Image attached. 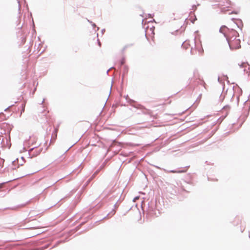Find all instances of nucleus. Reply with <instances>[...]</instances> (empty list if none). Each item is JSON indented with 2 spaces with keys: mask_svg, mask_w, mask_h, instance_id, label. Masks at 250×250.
I'll return each mask as SVG.
<instances>
[{
  "mask_svg": "<svg viewBox=\"0 0 250 250\" xmlns=\"http://www.w3.org/2000/svg\"><path fill=\"white\" fill-rule=\"evenodd\" d=\"M58 127H59V125H58V126L57 127L54 128V130L52 133V135L51 136L50 143H51L52 142H54L56 139L57 136V133L58 131Z\"/></svg>",
  "mask_w": 250,
  "mask_h": 250,
  "instance_id": "nucleus-5",
  "label": "nucleus"
},
{
  "mask_svg": "<svg viewBox=\"0 0 250 250\" xmlns=\"http://www.w3.org/2000/svg\"><path fill=\"white\" fill-rule=\"evenodd\" d=\"M128 67L127 65H124L123 67V75H122V83H123V80L125 76L128 73Z\"/></svg>",
  "mask_w": 250,
  "mask_h": 250,
  "instance_id": "nucleus-8",
  "label": "nucleus"
},
{
  "mask_svg": "<svg viewBox=\"0 0 250 250\" xmlns=\"http://www.w3.org/2000/svg\"><path fill=\"white\" fill-rule=\"evenodd\" d=\"M44 101H45V99H43V100H42V103H41V104H42L44 103Z\"/></svg>",
  "mask_w": 250,
  "mask_h": 250,
  "instance_id": "nucleus-37",
  "label": "nucleus"
},
{
  "mask_svg": "<svg viewBox=\"0 0 250 250\" xmlns=\"http://www.w3.org/2000/svg\"><path fill=\"white\" fill-rule=\"evenodd\" d=\"M133 45H134V43H132L127 44L125 45V46H126V48H127L129 47L133 46Z\"/></svg>",
  "mask_w": 250,
  "mask_h": 250,
  "instance_id": "nucleus-16",
  "label": "nucleus"
},
{
  "mask_svg": "<svg viewBox=\"0 0 250 250\" xmlns=\"http://www.w3.org/2000/svg\"><path fill=\"white\" fill-rule=\"evenodd\" d=\"M97 173H98V171H96V172H95L94 174H93V175H92V177H94Z\"/></svg>",
  "mask_w": 250,
  "mask_h": 250,
  "instance_id": "nucleus-35",
  "label": "nucleus"
},
{
  "mask_svg": "<svg viewBox=\"0 0 250 250\" xmlns=\"http://www.w3.org/2000/svg\"><path fill=\"white\" fill-rule=\"evenodd\" d=\"M155 204L153 203L148 204V208L147 209V214L151 216H158V215L155 209Z\"/></svg>",
  "mask_w": 250,
  "mask_h": 250,
  "instance_id": "nucleus-3",
  "label": "nucleus"
},
{
  "mask_svg": "<svg viewBox=\"0 0 250 250\" xmlns=\"http://www.w3.org/2000/svg\"><path fill=\"white\" fill-rule=\"evenodd\" d=\"M91 25H92V26H93V28H95V27H96V24H95V23H93V22H92V23H91Z\"/></svg>",
  "mask_w": 250,
  "mask_h": 250,
  "instance_id": "nucleus-23",
  "label": "nucleus"
},
{
  "mask_svg": "<svg viewBox=\"0 0 250 250\" xmlns=\"http://www.w3.org/2000/svg\"><path fill=\"white\" fill-rule=\"evenodd\" d=\"M17 164H18V166L17 167H18L20 165V166L23 165V163H20V164L19 163V160H18V159H17L16 160H15V161L12 162V165L14 166H15Z\"/></svg>",
  "mask_w": 250,
  "mask_h": 250,
  "instance_id": "nucleus-9",
  "label": "nucleus"
},
{
  "mask_svg": "<svg viewBox=\"0 0 250 250\" xmlns=\"http://www.w3.org/2000/svg\"><path fill=\"white\" fill-rule=\"evenodd\" d=\"M132 106L137 109L145 110L146 112H144L145 114H147L149 111V110L146 109L144 106L140 104H137V103H135L134 104H132Z\"/></svg>",
  "mask_w": 250,
  "mask_h": 250,
  "instance_id": "nucleus-4",
  "label": "nucleus"
},
{
  "mask_svg": "<svg viewBox=\"0 0 250 250\" xmlns=\"http://www.w3.org/2000/svg\"><path fill=\"white\" fill-rule=\"evenodd\" d=\"M127 49L126 46H124V47L123 48L122 50V53H124L125 51Z\"/></svg>",
  "mask_w": 250,
  "mask_h": 250,
  "instance_id": "nucleus-19",
  "label": "nucleus"
},
{
  "mask_svg": "<svg viewBox=\"0 0 250 250\" xmlns=\"http://www.w3.org/2000/svg\"><path fill=\"white\" fill-rule=\"evenodd\" d=\"M97 42H98V45L99 46H101V42H100V41L99 39H97Z\"/></svg>",
  "mask_w": 250,
  "mask_h": 250,
  "instance_id": "nucleus-22",
  "label": "nucleus"
},
{
  "mask_svg": "<svg viewBox=\"0 0 250 250\" xmlns=\"http://www.w3.org/2000/svg\"><path fill=\"white\" fill-rule=\"evenodd\" d=\"M240 47V44H239V46H238L237 48H239V47Z\"/></svg>",
  "mask_w": 250,
  "mask_h": 250,
  "instance_id": "nucleus-43",
  "label": "nucleus"
},
{
  "mask_svg": "<svg viewBox=\"0 0 250 250\" xmlns=\"http://www.w3.org/2000/svg\"><path fill=\"white\" fill-rule=\"evenodd\" d=\"M92 178V177H91V178L88 179V180L86 182V183L84 185V186H86L88 184V183L90 182Z\"/></svg>",
  "mask_w": 250,
  "mask_h": 250,
  "instance_id": "nucleus-17",
  "label": "nucleus"
},
{
  "mask_svg": "<svg viewBox=\"0 0 250 250\" xmlns=\"http://www.w3.org/2000/svg\"><path fill=\"white\" fill-rule=\"evenodd\" d=\"M228 33L226 37V40L229 45V48L230 49H233L234 48H236V47H233L231 43V41H235V42L239 43L240 40H236V37H237L238 33V32L234 30V29H227Z\"/></svg>",
  "mask_w": 250,
  "mask_h": 250,
  "instance_id": "nucleus-1",
  "label": "nucleus"
},
{
  "mask_svg": "<svg viewBox=\"0 0 250 250\" xmlns=\"http://www.w3.org/2000/svg\"><path fill=\"white\" fill-rule=\"evenodd\" d=\"M18 1V3H19V9H20L21 8V5H20V1L19 0H17Z\"/></svg>",
  "mask_w": 250,
  "mask_h": 250,
  "instance_id": "nucleus-31",
  "label": "nucleus"
},
{
  "mask_svg": "<svg viewBox=\"0 0 250 250\" xmlns=\"http://www.w3.org/2000/svg\"><path fill=\"white\" fill-rule=\"evenodd\" d=\"M7 182L0 183V188H1L2 185H3L4 183H7Z\"/></svg>",
  "mask_w": 250,
  "mask_h": 250,
  "instance_id": "nucleus-30",
  "label": "nucleus"
},
{
  "mask_svg": "<svg viewBox=\"0 0 250 250\" xmlns=\"http://www.w3.org/2000/svg\"><path fill=\"white\" fill-rule=\"evenodd\" d=\"M127 102L128 103H129L131 106H132V104H134L135 103H136V101H135L134 100H133L132 99H130L129 98H128V100L127 101Z\"/></svg>",
  "mask_w": 250,
  "mask_h": 250,
  "instance_id": "nucleus-12",
  "label": "nucleus"
},
{
  "mask_svg": "<svg viewBox=\"0 0 250 250\" xmlns=\"http://www.w3.org/2000/svg\"><path fill=\"white\" fill-rule=\"evenodd\" d=\"M227 108H229V105H226V106H225L224 107H223V109H226Z\"/></svg>",
  "mask_w": 250,
  "mask_h": 250,
  "instance_id": "nucleus-28",
  "label": "nucleus"
},
{
  "mask_svg": "<svg viewBox=\"0 0 250 250\" xmlns=\"http://www.w3.org/2000/svg\"><path fill=\"white\" fill-rule=\"evenodd\" d=\"M234 23L236 24L238 28H240V30H242L243 27V22L241 20L237 19L234 21Z\"/></svg>",
  "mask_w": 250,
  "mask_h": 250,
  "instance_id": "nucleus-7",
  "label": "nucleus"
},
{
  "mask_svg": "<svg viewBox=\"0 0 250 250\" xmlns=\"http://www.w3.org/2000/svg\"><path fill=\"white\" fill-rule=\"evenodd\" d=\"M201 96V94H200L199 96V98H200V97Z\"/></svg>",
  "mask_w": 250,
  "mask_h": 250,
  "instance_id": "nucleus-42",
  "label": "nucleus"
},
{
  "mask_svg": "<svg viewBox=\"0 0 250 250\" xmlns=\"http://www.w3.org/2000/svg\"><path fill=\"white\" fill-rule=\"evenodd\" d=\"M125 98L126 100V101H127L128 100L129 97H128V95H126L125 96Z\"/></svg>",
  "mask_w": 250,
  "mask_h": 250,
  "instance_id": "nucleus-25",
  "label": "nucleus"
},
{
  "mask_svg": "<svg viewBox=\"0 0 250 250\" xmlns=\"http://www.w3.org/2000/svg\"><path fill=\"white\" fill-rule=\"evenodd\" d=\"M140 16H142V17H144V16H143V15H141V14L140 15Z\"/></svg>",
  "mask_w": 250,
  "mask_h": 250,
  "instance_id": "nucleus-41",
  "label": "nucleus"
},
{
  "mask_svg": "<svg viewBox=\"0 0 250 250\" xmlns=\"http://www.w3.org/2000/svg\"><path fill=\"white\" fill-rule=\"evenodd\" d=\"M12 105H10V106H9L8 107H7L6 108H5V109H4V111H6L8 110V109L9 107H10L11 106H12Z\"/></svg>",
  "mask_w": 250,
  "mask_h": 250,
  "instance_id": "nucleus-26",
  "label": "nucleus"
},
{
  "mask_svg": "<svg viewBox=\"0 0 250 250\" xmlns=\"http://www.w3.org/2000/svg\"><path fill=\"white\" fill-rule=\"evenodd\" d=\"M249 238H250V234L249 235Z\"/></svg>",
  "mask_w": 250,
  "mask_h": 250,
  "instance_id": "nucleus-46",
  "label": "nucleus"
},
{
  "mask_svg": "<svg viewBox=\"0 0 250 250\" xmlns=\"http://www.w3.org/2000/svg\"><path fill=\"white\" fill-rule=\"evenodd\" d=\"M115 213H116L115 209H113L110 212L108 213L107 214V217H111V216L114 215L115 214Z\"/></svg>",
  "mask_w": 250,
  "mask_h": 250,
  "instance_id": "nucleus-10",
  "label": "nucleus"
},
{
  "mask_svg": "<svg viewBox=\"0 0 250 250\" xmlns=\"http://www.w3.org/2000/svg\"><path fill=\"white\" fill-rule=\"evenodd\" d=\"M87 21H88V22H89L90 23H91V24L93 22L92 21H90V20H87Z\"/></svg>",
  "mask_w": 250,
  "mask_h": 250,
  "instance_id": "nucleus-36",
  "label": "nucleus"
},
{
  "mask_svg": "<svg viewBox=\"0 0 250 250\" xmlns=\"http://www.w3.org/2000/svg\"><path fill=\"white\" fill-rule=\"evenodd\" d=\"M153 166L157 168H158V169H161V167H159L158 166H155V165H153Z\"/></svg>",
  "mask_w": 250,
  "mask_h": 250,
  "instance_id": "nucleus-27",
  "label": "nucleus"
},
{
  "mask_svg": "<svg viewBox=\"0 0 250 250\" xmlns=\"http://www.w3.org/2000/svg\"><path fill=\"white\" fill-rule=\"evenodd\" d=\"M239 65L240 68H244V72L246 71V69L245 68V67H246L247 65V64L246 63L242 62L240 64H239Z\"/></svg>",
  "mask_w": 250,
  "mask_h": 250,
  "instance_id": "nucleus-11",
  "label": "nucleus"
},
{
  "mask_svg": "<svg viewBox=\"0 0 250 250\" xmlns=\"http://www.w3.org/2000/svg\"><path fill=\"white\" fill-rule=\"evenodd\" d=\"M21 160H22V162H24V157H21Z\"/></svg>",
  "mask_w": 250,
  "mask_h": 250,
  "instance_id": "nucleus-34",
  "label": "nucleus"
},
{
  "mask_svg": "<svg viewBox=\"0 0 250 250\" xmlns=\"http://www.w3.org/2000/svg\"><path fill=\"white\" fill-rule=\"evenodd\" d=\"M228 29L226 26H222L219 29V32L224 34V36L226 38Z\"/></svg>",
  "mask_w": 250,
  "mask_h": 250,
  "instance_id": "nucleus-6",
  "label": "nucleus"
},
{
  "mask_svg": "<svg viewBox=\"0 0 250 250\" xmlns=\"http://www.w3.org/2000/svg\"><path fill=\"white\" fill-rule=\"evenodd\" d=\"M3 142V139L2 140H1V139H0V143L1 144Z\"/></svg>",
  "mask_w": 250,
  "mask_h": 250,
  "instance_id": "nucleus-39",
  "label": "nucleus"
},
{
  "mask_svg": "<svg viewBox=\"0 0 250 250\" xmlns=\"http://www.w3.org/2000/svg\"><path fill=\"white\" fill-rule=\"evenodd\" d=\"M119 205H117V202H116L115 204H114V208H118Z\"/></svg>",
  "mask_w": 250,
  "mask_h": 250,
  "instance_id": "nucleus-24",
  "label": "nucleus"
},
{
  "mask_svg": "<svg viewBox=\"0 0 250 250\" xmlns=\"http://www.w3.org/2000/svg\"><path fill=\"white\" fill-rule=\"evenodd\" d=\"M185 171H186L185 170H180V171H176L175 170H170L169 172H170V173H176V172H178V173H183V172H185Z\"/></svg>",
  "mask_w": 250,
  "mask_h": 250,
  "instance_id": "nucleus-14",
  "label": "nucleus"
},
{
  "mask_svg": "<svg viewBox=\"0 0 250 250\" xmlns=\"http://www.w3.org/2000/svg\"><path fill=\"white\" fill-rule=\"evenodd\" d=\"M218 82L221 84L223 83V84H224V83L223 82V81L220 79L219 77H218Z\"/></svg>",
  "mask_w": 250,
  "mask_h": 250,
  "instance_id": "nucleus-15",
  "label": "nucleus"
},
{
  "mask_svg": "<svg viewBox=\"0 0 250 250\" xmlns=\"http://www.w3.org/2000/svg\"><path fill=\"white\" fill-rule=\"evenodd\" d=\"M113 68V67H110V68H109V69L106 71V73L108 74V72H109V70H110V69H111L112 68Z\"/></svg>",
  "mask_w": 250,
  "mask_h": 250,
  "instance_id": "nucleus-29",
  "label": "nucleus"
},
{
  "mask_svg": "<svg viewBox=\"0 0 250 250\" xmlns=\"http://www.w3.org/2000/svg\"><path fill=\"white\" fill-rule=\"evenodd\" d=\"M106 217H107V216L106 217H104V219H105V218H106Z\"/></svg>",
  "mask_w": 250,
  "mask_h": 250,
  "instance_id": "nucleus-45",
  "label": "nucleus"
},
{
  "mask_svg": "<svg viewBox=\"0 0 250 250\" xmlns=\"http://www.w3.org/2000/svg\"><path fill=\"white\" fill-rule=\"evenodd\" d=\"M3 114L2 112L0 113V115Z\"/></svg>",
  "mask_w": 250,
  "mask_h": 250,
  "instance_id": "nucleus-44",
  "label": "nucleus"
},
{
  "mask_svg": "<svg viewBox=\"0 0 250 250\" xmlns=\"http://www.w3.org/2000/svg\"><path fill=\"white\" fill-rule=\"evenodd\" d=\"M223 76L225 77V80H226V81H227L228 83H229V80H228V79H229V78H228V77L227 76V75H223Z\"/></svg>",
  "mask_w": 250,
  "mask_h": 250,
  "instance_id": "nucleus-20",
  "label": "nucleus"
},
{
  "mask_svg": "<svg viewBox=\"0 0 250 250\" xmlns=\"http://www.w3.org/2000/svg\"><path fill=\"white\" fill-rule=\"evenodd\" d=\"M125 58L123 57L120 62V66L124 65L125 63Z\"/></svg>",
  "mask_w": 250,
  "mask_h": 250,
  "instance_id": "nucleus-13",
  "label": "nucleus"
},
{
  "mask_svg": "<svg viewBox=\"0 0 250 250\" xmlns=\"http://www.w3.org/2000/svg\"><path fill=\"white\" fill-rule=\"evenodd\" d=\"M148 16L149 18H152V15L151 14H148Z\"/></svg>",
  "mask_w": 250,
  "mask_h": 250,
  "instance_id": "nucleus-33",
  "label": "nucleus"
},
{
  "mask_svg": "<svg viewBox=\"0 0 250 250\" xmlns=\"http://www.w3.org/2000/svg\"><path fill=\"white\" fill-rule=\"evenodd\" d=\"M42 148H38L37 146L30 148L28 150L29 157L30 158L35 157L39 155L42 151Z\"/></svg>",
  "mask_w": 250,
  "mask_h": 250,
  "instance_id": "nucleus-2",
  "label": "nucleus"
},
{
  "mask_svg": "<svg viewBox=\"0 0 250 250\" xmlns=\"http://www.w3.org/2000/svg\"><path fill=\"white\" fill-rule=\"evenodd\" d=\"M102 33L103 34L105 32V29H103L101 31Z\"/></svg>",
  "mask_w": 250,
  "mask_h": 250,
  "instance_id": "nucleus-32",
  "label": "nucleus"
},
{
  "mask_svg": "<svg viewBox=\"0 0 250 250\" xmlns=\"http://www.w3.org/2000/svg\"><path fill=\"white\" fill-rule=\"evenodd\" d=\"M192 9L194 11L195 10H196V9L197 8V5L194 4V5H192Z\"/></svg>",
  "mask_w": 250,
  "mask_h": 250,
  "instance_id": "nucleus-18",
  "label": "nucleus"
},
{
  "mask_svg": "<svg viewBox=\"0 0 250 250\" xmlns=\"http://www.w3.org/2000/svg\"><path fill=\"white\" fill-rule=\"evenodd\" d=\"M99 29V27H97V30H98Z\"/></svg>",
  "mask_w": 250,
  "mask_h": 250,
  "instance_id": "nucleus-40",
  "label": "nucleus"
},
{
  "mask_svg": "<svg viewBox=\"0 0 250 250\" xmlns=\"http://www.w3.org/2000/svg\"><path fill=\"white\" fill-rule=\"evenodd\" d=\"M239 98L238 96L237 97V103H238Z\"/></svg>",
  "mask_w": 250,
  "mask_h": 250,
  "instance_id": "nucleus-38",
  "label": "nucleus"
},
{
  "mask_svg": "<svg viewBox=\"0 0 250 250\" xmlns=\"http://www.w3.org/2000/svg\"><path fill=\"white\" fill-rule=\"evenodd\" d=\"M48 247V245H46L45 247H42L41 249L42 250H44Z\"/></svg>",
  "mask_w": 250,
  "mask_h": 250,
  "instance_id": "nucleus-21",
  "label": "nucleus"
}]
</instances>
